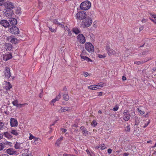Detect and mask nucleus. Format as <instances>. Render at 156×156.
Listing matches in <instances>:
<instances>
[{
    "instance_id": "nucleus-1",
    "label": "nucleus",
    "mask_w": 156,
    "mask_h": 156,
    "mask_svg": "<svg viewBox=\"0 0 156 156\" xmlns=\"http://www.w3.org/2000/svg\"><path fill=\"white\" fill-rule=\"evenodd\" d=\"M92 20L90 17L85 18L82 21L81 25L83 27H88L92 24Z\"/></svg>"
},
{
    "instance_id": "nucleus-2",
    "label": "nucleus",
    "mask_w": 156,
    "mask_h": 156,
    "mask_svg": "<svg viewBox=\"0 0 156 156\" xmlns=\"http://www.w3.org/2000/svg\"><path fill=\"white\" fill-rule=\"evenodd\" d=\"M91 6V3L88 1H86L81 3L80 7L83 10H87L89 9Z\"/></svg>"
},
{
    "instance_id": "nucleus-3",
    "label": "nucleus",
    "mask_w": 156,
    "mask_h": 156,
    "mask_svg": "<svg viewBox=\"0 0 156 156\" xmlns=\"http://www.w3.org/2000/svg\"><path fill=\"white\" fill-rule=\"evenodd\" d=\"M87 17L86 12L84 11L78 12L76 15V18L80 20L84 19Z\"/></svg>"
},
{
    "instance_id": "nucleus-4",
    "label": "nucleus",
    "mask_w": 156,
    "mask_h": 156,
    "mask_svg": "<svg viewBox=\"0 0 156 156\" xmlns=\"http://www.w3.org/2000/svg\"><path fill=\"white\" fill-rule=\"evenodd\" d=\"M85 49L89 52L92 53L94 50V48L93 45L90 42H87L85 44Z\"/></svg>"
},
{
    "instance_id": "nucleus-5",
    "label": "nucleus",
    "mask_w": 156,
    "mask_h": 156,
    "mask_svg": "<svg viewBox=\"0 0 156 156\" xmlns=\"http://www.w3.org/2000/svg\"><path fill=\"white\" fill-rule=\"evenodd\" d=\"M6 39L9 42L12 44H16L17 43V40L15 36L13 35L9 36L6 37Z\"/></svg>"
},
{
    "instance_id": "nucleus-6",
    "label": "nucleus",
    "mask_w": 156,
    "mask_h": 156,
    "mask_svg": "<svg viewBox=\"0 0 156 156\" xmlns=\"http://www.w3.org/2000/svg\"><path fill=\"white\" fill-rule=\"evenodd\" d=\"M77 38L78 41L81 44H83L86 42L85 38L82 34H79Z\"/></svg>"
},
{
    "instance_id": "nucleus-7",
    "label": "nucleus",
    "mask_w": 156,
    "mask_h": 156,
    "mask_svg": "<svg viewBox=\"0 0 156 156\" xmlns=\"http://www.w3.org/2000/svg\"><path fill=\"white\" fill-rule=\"evenodd\" d=\"M9 31L13 34H18L19 32L18 28L14 26L9 28Z\"/></svg>"
},
{
    "instance_id": "nucleus-8",
    "label": "nucleus",
    "mask_w": 156,
    "mask_h": 156,
    "mask_svg": "<svg viewBox=\"0 0 156 156\" xmlns=\"http://www.w3.org/2000/svg\"><path fill=\"white\" fill-rule=\"evenodd\" d=\"M5 6V8L9 10H12V9L14 7L13 4L12 2L9 1L6 2Z\"/></svg>"
},
{
    "instance_id": "nucleus-9",
    "label": "nucleus",
    "mask_w": 156,
    "mask_h": 156,
    "mask_svg": "<svg viewBox=\"0 0 156 156\" xmlns=\"http://www.w3.org/2000/svg\"><path fill=\"white\" fill-rule=\"evenodd\" d=\"M123 119L126 121H128L130 119V115L129 114L127 110H125L123 113Z\"/></svg>"
},
{
    "instance_id": "nucleus-10",
    "label": "nucleus",
    "mask_w": 156,
    "mask_h": 156,
    "mask_svg": "<svg viewBox=\"0 0 156 156\" xmlns=\"http://www.w3.org/2000/svg\"><path fill=\"white\" fill-rule=\"evenodd\" d=\"M12 58V54L8 52L7 53H5L3 55V60L5 61H7Z\"/></svg>"
},
{
    "instance_id": "nucleus-11",
    "label": "nucleus",
    "mask_w": 156,
    "mask_h": 156,
    "mask_svg": "<svg viewBox=\"0 0 156 156\" xmlns=\"http://www.w3.org/2000/svg\"><path fill=\"white\" fill-rule=\"evenodd\" d=\"M10 124L12 127L17 126L18 125V122L17 120L11 118L10 119Z\"/></svg>"
},
{
    "instance_id": "nucleus-12",
    "label": "nucleus",
    "mask_w": 156,
    "mask_h": 156,
    "mask_svg": "<svg viewBox=\"0 0 156 156\" xmlns=\"http://www.w3.org/2000/svg\"><path fill=\"white\" fill-rule=\"evenodd\" d=\"M6 151L7 153L10 155L18 154L16 151H15L14 149L12 148H10L7 149Z\"/></svg>"
},
{
    "instance_id": "nucleus-13",
    "label": "nucleus",
    "mask_w": 156,
    "mask_h": 156,
    "mask_svg": "<svg viewBox=\"0 0 156 156\" xmlns=\"http://www.w3.org/2000/svg\"><path fill=\"white\" fill-rule=\"evenodd\" d=\"M0 24L5 27H7L9 25V23L6 20H2L0 22Z\"/></svg>"
},
{
    "instance_id": "nucleus-14",
    "label": "nucleus",
    "mask_w": 156,
    "mask_h": 156,
    "mask_svg": "<svg viewBox=\"0 0 156 156\" xmlns=\"http://www.w3.org/2000/svg\"><path fill=\"white\" fill-rule=\"evenodd\" d=\"M106 49L109 55H114L116 54V52L112 49L110 48L109 47H107Z\"/></svg>"
},
{
    "instance_id": "nucleus-15",
    "label": "nucleus",
    "mask_w": 156,
    "mask_h": 156,
    "mask_svg": "<svg viewBox=\"0 0 156 156\" xmlns=\"http://www.w3.org/2000/svg\"><path fill=\"white\" fill-rule=\"evenodd\" d=\"M81 58L82 59V61H86L87 62H92V61L89 58L86 56H84L83 54H81L80 55Z\"/></svg>"
},
{
    "instance_id": "nucleus-16",
    "label": "nucleus",
    "mask_w": 156,
    "mask_h": 156,
    "mask_svg": "<svg viewBox=\"0 0 156 156\" xmlns=\"http://www.w3.org/2000/svg\"><path fill=\"white\" fill-rule=\"evenodd\" d=\"M13 14V12L12 10H6L5 13V15L7 17H10Z\"/></svg>"
},
{
    "instance_id": "nucleus-17",
    "label": "nucleus",
    "mask_w": 156,
    "mask_h": 156,
    "mask_svg": "<svg viewBox=\"0 0 156 156\" xmlns=\"http://www.w3.org/2000/svg\"><path fill=\"white\" fill-rule=\"evenodd\" d=\"M101 85H90L88 86V88L90 89L91 90H96L97 89H98L99 88V87H102V86Z\"/></svg>"
},
{
    "instance_id": "nucleus-18",
    "label": "nucleus",
    "mask_w": 156,
    "mask_h": 156,
    "mask_svg": "<svg viewBox=\"0 0 156 156\" xmlns=\"http://www.w3.org/2000/svg\"><path fill=\"white\" fill-rule=\"evenodd\" d=\"M9 69H6L4 71L5 77L7 79H9L11 76L10 72Z\"/></svg>"
},
{
    "instance_id": "nucleus-19",
    "label": "nucleus",
    "mask_w": 156,
    "mask_h": 156,
    "mask_svg": "<svg viewBox=\"0 0 156 156\" xmlns=\"http://www.w3.org/2000/svg\"><path fill=\"white\" fill-rule=\"evenodd\" d=\"M150 15L154 19V20L150 17L149 19L155 24H156V14L154 13H150Z\"/></svg>"
},
{
    "instance_id": "nucleus-20",
    "label": "nucleus",
    "mask_w": 156,
    "mask_h": 156,
    "mask_svg": "<svg viewBox=\"0 0 156 156\" xmlns=\"http://www.w3.org/2000/svg\"><path fill=\"white\" fill-rule=\"evenodd\" d=\"M5 85L4 87L6 90H9L12 88V86L11 84L9 82L5 81Z\"/></svg>"
},
{
    "instance_id": "nucleus-21",
    "label": "nucleus",
    "mask_w": 156,
    "mask_h": 156,
    "mask_svg": "<svg viewBox=\"0 0 156 156\" xmlns=\"http://www.w3.org/2000/svg\"><path fill=\"white\" fill-rule=\"evenodd\" d=\"M10 23L12 25H16L17 24V21L16 20L13 18H12L10 19Z\"/></svg>"
},
{
    "instance_id": "nucleus-22",
    "label": "nucleus",
    "mask_w": 156,
    "mask_h": 156,
    "mask_svg": "<svg viewBox=\"0 0 156 156\" xmlns=\"http://www.w3.org/2000/svg\"><path fill=\"white\" fill-rule=\"evenodd\" d=\"M61 98V95L60 94L56 96V98L51 101V105H54V103L56 101H58Z\"/></svg>"
},
{
    "instance_id": "nucleus-23",
    "label": "nucleus",
    "mask_w": 156,
    "mask_h": 156,
    "mask_svg": "<svg viewBox=\"0 0 156 156\" xmlns=\"http://www.w3.org/2000/svg\"><path fill=\"white\" fill-rule=\"evenodd\" d=\"M5 49L7 50L10 51L12 48V45L9 43H6L5 45Z\"/></svg>"
},
{
    "instance_id": "nucleus-24",
    "label": "nucleus",
    "mask_w": 156,
    "mask_h": 156,
    "mask_svg": "<svg viewBox=\"0 0 156 156\" xmlns=\"http://www.w3.org/2000/svg\"><path fill=\"white\" fill-rule=\"evenodd\" d=\"M3 135L5 136V137L8 139H11L12 137V135H11L10 133L8 132L4 133Z\"/></svg>"
},
{
    "instance_id": "nucleus-25",
    "label": "nucleus",
    "mask_w": 156,
    "mask_h": 156,
    "mask_svg": "<svg viewBox=\"0 0 156 156\" xmlns=\"http://www.w3.org/2000/svg\"><path fill=\"white\" fill-rule=\"evenodd\" d=\"M23 144L22 143H20L16 142L14 146V147L15 149H18L21 148V145Z\"/></svg>"
},
{
    "instance_id": "nucleus-26",
    "label": "nucleus",
    "mask_w": 156,
    "mask_h": 156,
    "mask_svg": "<svg viewBox=\"0 0 156 156\" xmlns=\"http://www.w3.org/2000/svg\"><path fill=\"white\" fill-rule=\"evenodd\" d=\"M73 31L76 34H78L80 32V30L77 27L74 28L73 29Z\"/></svg>"
},
{
    "instance_id": "nucleus-27",
    "label": "nucleus",
    "mask_w": 156,
    "mask_h": 156,
    "mask_svg": "<svg viewBox=\"0 0 156 156\" xmlns=\"http://www.w3.org/2000/svg\"><path fill=\"white\" fill-rule=\"evenodd\" d=\"M63 97L64 100L66 101H68L69 99V96L67 93L63 94Z\"/></svg>"
},
{
    "instance_id": "nucleus-28",
    "label": "nucleus",
    "mask_w": 156,
    "mask_h": 156,
    "mask_svg": "<svg viewBox=\"0 0 156 156\" xmlns=\"http://www.w3.org/2000/svg\"><path fill=\"white\" fill-rule=\"evenodd\" d=\"M58 107L60 109H61V112H66L68 110V108L67 107H66L63 108L60 107V106H58Z\"/></svg>"
},
{
    "instance_id": "nucleus-29",
    "label": "nucleus",
    "mask_w": 156,
    "mask_h": 156,
    "mask_svg": "<svg viewBox=\"0 0 156 156\" xmlns=\"http://www.w3.org/2000/svg\"><path fill=\"white\" fill-rule=\"evenodd\" d=\"M10 132L11 134L16 136L18 134L17 130L11 129Z\"/></svg>"
},
{
    "instance_id": "nucleus-30",
    "label": "nucleus",
    "mask_w": 156,
    "mask_h": 156,
    "mask_svg": "<svg viewBox=\"0 0 156 156\" xmlns=\"http://www.w3.org/2000/svg\"><path fill=\"white\" fill-rule=\"evenodd\" d=\"M15 12L16 14L19 15L21 13V11L20 8H15Z\"/></svg>"
},
{
    "instance_id": "nucleus-31",
    "label": "nucleus",
    "mask_w": 156,
    "mask_h": 156,
    "mask_svg": "<svg viewBox=\"0 0 156 156\" xmlns=\"http://www.w3.org/2000/svg\"><path fill=\"white\" fill-rule=\"evenodd\" d=\"M27 104L26 103H24L23 104H18L16 107L18 108H20L23 106H24L25 105Z\"/></svg>"
},
{
    "instance_id": "nucleus-32",
    "label": "nucleus",
    "mask_w": 156,
    "mask_h": 156,
    "mask_svg": "<svg viewBox=\"0 0 156 156\" xmlns=\"http://www.w3.org/2000/svg\"><path fill=\"white\" fill-rule=\"evenodd\" d=\"M91 125L92 126L95 127L97 125V123L95 120H93L91 122Z\"/></svg>"
},
{
    "instance_id": "nucleus-33",
    "label": "nucleus",
    "mask_w": 156,
    "mask_h": 156,
    "mask_svg": "<svg viewBox=\"0 0 156 156\" xmlns=\"http://www.w3.org/2000/svg\"><path fill=\"white\" fill-rule=\"evenodd\" d=\"M66 27V30L68 31V35L70 37L72 35L71 31L70 30L69 28L67 26Z\"/></svg>"
},
{
    "instance_id": "nucleus-34",
    "label": "nucleus",
    "mask_w": 156,
    "mask_h": 156,
    "mask_svg": "<svg viewBox=\"0 0 156 156\" xmlns=\"http://www.w3.org/2000/svg\"><path fill=\"white\" fill-rule=\"evenodd\" d=\"M137 110L140 113L141 115H143L145 113V112L144 111L141 110L139 108H137Z\"/></svg>"
},
{
    "instance_id": "nucleus-35",
    "label": "nucleus",
    "mask_w": 156,
    "mask_h": 156,
    "mask_svg": "<svg viewBox=\"0 0 156 156\" xmlns=\"http://www.w3.org/2000/svg\"><path fill=\"white\" fill-rule=\"evenodd\" d=\"M4 123L3 122L0 121V130L4 128Z\"/></svg>"
},
{
    "instance_id": "nucleus-36",
    "label": "nucleus",
    "mask_w": 156,
    "mask_h": 156,
    "mask_svg": "<svg viewBox=\"0 0 156 156\" xmlns=\"http://www.w3.org/2000/svg\"><path fill=\"white\" fill-rule=\"evenodd\" d=\"M18 101L17 100H15L12 102V104L15 106H16L18 104Z\"/></svg>"
},
{
    "instance_id": "nucleus-37",
    "label": "nucleus",
    "mask_w": 156,
    "mask_h": 156,
    "mask_svg": "<svg viewBox=\"0 0 156 156\" xmlns=\"http://www.w3.org/2000/svg\"><path fill=\"white\" fill-rule=\"evenodd\" d=\"M22 156H32L31 154V152H29L27 154L23 153L22 154Z\"/></svg>"
},
{
    "instance_id": "nucleus-38",
    "label": "nucleus",
    "mask_w": 156,
    "mask_h": 156,
    "mask_svg": "<svg viewBox=\"0 0 156 156\" xmlns=\"http://www.w3.org/2000/svg\"><path fill=\"white\" fill-rule=\"evenodd\" d=\"M82 133L83 134L86 136L88 134V131H87V130L86 129H83L82 131Z\"/></svg>"
},
{
    "instance_id": "nucleus-39",
    "label": "nucleus",
    "mask_w": 156,
    "mask_h": 156,
    "mask_svg": "<svg viewBox=\"0 0 156 156\" xmlns=\"http://www.w3.org/2000/svg\"><path fill=\"white\" fill-rule=\"evenodd\" d=\"M134 63L135 64H136L137 65H140V64H143V61L141 62V61H138L135 62Z\"/></svg>"
},
{
    "instance_id": "nucleus-40",
    "label": "nucleus",
    "mask_w": 156,
    "mask_h": 156,
    "mask_svg": "<svg viewBox=\"0 0 156 156\" xmlns=\"http://www.w3.org/2000/svg\"><path fill=\"white\" fill-rule=\"evenodd\" d=\"M130 125H128L125 128V130L127 132H129L130 129Z\"/></svg>"
},
{
    "instance_id": "nucleus-41",
    "label": "nucleus",
    "mask_w": 156,
    "mask_h": 156,
    "mask_svg": "<svg viewBox=\"0 0 156 156\" xmlns=\"http://www.w3.org/2000/svg\"><path fill=\"white\" fill-rule=\"evenodd\" d=\"M4 147V145L2 143H0V151L2 150Z\"/></svg>"
},
{
    "instance_id": "nucleus-42",
    "label": "nucleus",
    "mask_w": 156,
    "mask_h": 156,
    "mask_svg": "<svg viewBox=\"0 0 156 156\" xmlns=\"http://www.w3.org/2000/svg\"><path fill=\"white\" fill-rule=\"evenodd\" d=\"M98 56L100 58H104L106 57L105 55H101L100 54H98Z\"/></svg>"
},
{
    "instance_id": "nucleus-43",
    "label": "nucleus",
    "mask_w": 156,
    "mask_h": 156,
    "mask_svg": "<svg viewBox=\"0 0 156 156\" xmlns=\"http://www.w3.org/2000/svg\"><path fill=\"white\" fill-rule=\"evenodd\" d=\"M100 147L102 150L104 149L105 148V146L104 144H100Z\"/></svg>"
},
{
    "instance_id": "nucleus-44",
    "label": "nucleus",
    "mask_w": 156,
    "mask_h": 156,
    "mask_svg": "<svg viewBox=\"0 0 156 156\" xmlns=\"http://www.w3.org/2000/svg\"><path fill=\"white\" fill-rule=\"evenodd\" d=\"M53 22L55 24H59L60 23L58 22V21L56 19H54L53 20Z\"/></svg>"
},
{
    "instance_id": "nucleus-45",
    "label": "nucleus",
    "mask_w": 156,
    "mask_h": 156,
    "mask_svg": "<svg viewBox=\"0 0 156 156\" xmlns=\"http://www.w3.org/2000/svg\"><path fill=\"white\" fill-rule=\"evenodd\" d=\"M59 140H57L56 142V143L55 144L57 146H59L60 144L61 143V142L60 141H59Z\"/></svg>"
},
{
    "instance_id": "nucleus-46",
    "label": "nucleus",
    "mask_w": 156,
    "mask_h": 156,
    "mask_svg": "<svg viewBox=\"0 0 156 156\" xmlns=\"http://www.w3.org/2000/svg\"><path fill=\"white\" fill-rule=\"evenodd\" d=\"M60 27H61L62 28L65 29V26L63 24H62V23H60L59 24Z\"/></svg>"
},
{
    "instance_id": "nucleus-47",
    "label": "nucleus",
    "mask_w": 156,
    "mask_h": 156,
    "mask_svg": "<svg viewBox=\"0 0 156 156\" xmlns=\"http://www.w3.org/2000/svg\"><path fill=\"white\" fill-rule=\"evenodd\" d=\"M23 151L24 152V153L27 154L29 152H30V151H29V150L27 149H24L23 150Z\"/></svg>"
},
{
    "instance_id": "nucleus-48",
    "label": "nucleus",
    "mask_w": 156,
    "mask_h": 156,
    "mask_svg": "<svg viewBox=\"0 0 156 156\" xmlns=\"http://www.w3.org/2000/svg\"><path fill=\"white\" fill-rule=\"evenodd\" d=\"M34 138V136L32 134L30 133V137H29V139L31 140Z\"/></svg>"
},
{
    "instance_id": "nucleus-49",
    "label": "nucleus",
    "mask_w": 156,
    "mask_h": 156,
    "mask_svg": "<svg viewBox=\"0 0 156 156\" xmlns=\"http://www.w3.org/2000/svg\"><path fill=\"white\" fill-rule=\"evenodd\" d=\"M150 123V120H148V121L147 122V123H146L145 124L144 126V128H145Z\"/></svg>"
},
{
    "instance_id": "nucleus-50",
    "label": "nucleus",
    "mask_w": 156,
    "mask_h": 156,
    "mask_svg": "<svg viewBox=\"0 0 156 156\" xmlns=\"http://www.w3.org/2000/svg\"><path fill=\"white\" fill-rule=\"evenodd\" d=\"M119 109V107L118 106H115L113 109V110L114 111H117Z\"/></svg>"
},
{
    "instance_id": "nucleus-51",
    "label": "nucleus",
    "mask_w": 156,
    "mask_h": 156,
    "mask_svg": "<svg viewBox=\"0 0 156 156\" xmlns=\"http://www.w3.org/2000/svg\"><path fill=\"white\" fill-rule=\"evenodd\" d=\"M61 131H62L63 133H64L65 132H66L67 131L66 129H63L61 128Z\"/></svg>"
},
{
    "instance_id": "nucleus-52",
    "label": "nucleus",
    "mask_w": 156,
    "mask_h": 156,
    "mask_svg": "<svg viewBox=\"0 0 156 156\" xmlns=\"http://www.w3.org/2000/svg\"><path fill=\"white\" fill-rule=\"evenodd\" d=\"M83 75L85 77H87L89 75V74L87 72H85L83 74Z\"/></svg>"
},
{
    "instance_id": "nucleus-53",
    "label": "nucleus",
    "mask_w": 156,
    "mask_h": 156,
    "mask_svg": "<svg viewBox=\"0 0 156 156\" xmlns=\"http://www.w3.org/2000/svg\"><path fill=\"white\" fill-rule=\"evenodd\" d=\"M144 28V26H142L139 28V31L140 32L141 30H142Z\"/></svg>"
},
{
    "instance_id": "nucleus-54",
    "label": "nucleus",
    "mask_w": 156,
    "mask_h": 156,
    "mask_svg": "<svg viewBox=\"0 0 156 156\" xmlns=\"http://www.w3.org/2000/svg\"><path fill=\"white\" fill-rule=\"evenodd\" d=\"M112 152V150L111 149L109 148L108 150V154H110Z\"/></svg>"
},
{
    "instance_id": "nucleus-55",
    "label": "nucleus",
    "mask_w": 156,
    "mask_h": 156,
    "mask_svg": "<svg viewBox=\"0 0 156 156\" xmlns=\"http://www.w3.org/2000/svg\"><path fill=\"white\" fill-rule=\"evenodd\" d=\"M147 21V19L144 18L142 20L141 22L142 23H145Z\"/></svg>"
},
{
    "instance_id": "nucleus-56",
    "label": "nucleus",
    "mask_w": 156,
    "mask_h": 156,
    "mask_svg": "<svg viewBox=\"0 0 156 156\" xmlns=\"http://www.w3.org/2000/svg\"><path fill=\"white\" fill-rule=\"evenodd\" d=\"M49 30L51 31V32H54V30H55L52 29L51 27H49Z\"/></svg>"
},
{
    "instance_id": "nucleus-57",
    "label": "nucleus",
    "mask_w": 156,
    "mask_h": 156,
    "mask_svg": "<svg viewBox=\"0 0 156 156\" xmlns=\"http://www.w3.org/2000/svg\"><path fill=\"white\" fill-rule=\"evenodd\" d=\"M129 154L128 153H125L123 154V155L124 156H128Z\"/></svg>"
},
{
    "instance_id": "nucleus-58",
    "label": "nucleus",
    "mask_w": 156,
    "mask_h": 156,
    "mask_svg": "<svg viewBox=\"0 0 156 156\" xmlns=\"http://www.w3.org/2000/svg\"><path fill=\"white\" fill-rule=\"evenodd\" d=\"M80 129L83 130V129H84L86 128L84 126H81L80 127Z\"/></svg>"
},
{
    "instance_id": "nucleus-59",
    "label": "nucleus",
    "mask_w": 156,
    "mask_h": 156,
    "mask_svg": "<svg viewBox=\"0 0 156 156\" xmlns=\"http://www.w3.org/2000/svg\"><path fill=\"white\" fill-rule=\"evenodd\" d=\"M67 90V88L65 86H64L63 89V91H65Z\"/></svg>"
},
{
    "instance_id": "nucleus-60",
    "label": "nucleus",
    "mask_w": 156,
    "mask_h": 156,
    "mask_svg": "<svg viewBox=\"0 0 156 156\" xmlns=\"http://www.w3.org/2000/svg\"><path fill=\"white\" fill-rule=\"evenodd\" d=\"M63 139V137H60L59 138L58 140H59V141H60V142H61V141Z\"/></svg>"
},
{
    "instance_id": "nucleus-61",
    "label": "nucleus",
    "mask_w": 156,
    "mask_h": 156,
    "mask_svg": "<svg viewBox=\"0 0 156 156\" xmlns=\"http://www.w3.org/2000/svg\"><path fill=\"white\" fill-rule=\"evenodd\" d=\"M34 141H38V140H40V139L39 138H37L34 137Z\"/></svg>"
},
{
    "instance_id": "nucleus-62",
    "label": "nucleus",
    "mask_w": 156,
    "mask_h": 156,
    "mask_svg": "<svg viewBox=\"0 0 156 156\" xmlns=\"http://www.w3.org/2000/svg\"><path fill=\"white\" fill-rule=\"evenodd\" d=\"M122 80L123 81L125 80H126V77L123 76H122Z\"/></svg>"
},
{
    "instance_id": "nucleus-63",
    "label": "nucleus",
    "mask_w": 156,
    "mask_h": 156,
    "mask_svg": "<svg viewBox=\"0 0 156 156\" xmlns=\"http://www.w3.org/2000/svg\"><path fill=\"white\" fill-rule=\"evenodd\" d=\"M139 122V120L137 121L136 119L135 125H138Z\"/></svg>"
},
{
    "instance_id": "nucleus-64",
    "label": "nucleus",
    "mask_w": 156,
    "mask_h": 156,
    "mask_svg": "<svg viewBox=\"0 0 156 156\" xmlns=\"http://www.w3.org/2000/svg\"><path fill=\"white\" fill-rule=\"evenodd\" d=\"M102 92H99L98 94V96H101L102 95Z\"/></svg>"
}]
</instances>
